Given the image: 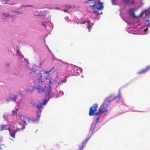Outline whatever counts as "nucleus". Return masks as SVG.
I'll list each match as a JSON object with an SVG mask.
<instances>
[{
    "mask_svg": "<svg viewBox=\"0 0 150 150\" xmlns=\"http://www.w3.org/2000/svg\"><path fill=\"white\" fill-rule=\"evenodd\" d=\"M150 13V11H149L148 10H144L140 13V16L142 17L143 16V14H145V16H146L149 15Z\"/></svg>",
    "mask_w": 150,
    "mask_h": 150,
    "instance_id": "obj_7",
    "label": "nucleus"
},
{
    "mask_svg": "<svg viewBox=\"0 0 150 150\" xmlns=\"http://www.w3.org/2000/svg\"><path fill=\"white\" fill-rule=\"evenodd\" d=\"M104 0H88L86 3L89 6L94 7L96 9L102 10L103 8V1Z\"/></svg>",
    "mask_w": 150,
    "mask_h": 150,
    "instance_id": "obj_3",
    "label": "nucleus"
},
{
    "mask_svg": "<svg viewBox=\"0 0 150 150\" xmlns=\"http://www.w3.org/2000/svg\"><path fill=\"white\" fill-rule=\"evenodd\" d=\"M98 105L97 103H95L92 106L90 107L89 112V115L90 116L93 115L97 116L105 112V114L107 112V109H106V108L107 106H109L110 104L107 103V99H105L104 102L101 105L102 109L99 110L98 112H97L96 111L98 108Z\"/></svg>",
    "mask_w": 150,
    "mask_h": 150,
    "instance_id": "obj_1",
    "label": "nucleus"
},
{
    "mask_svg": "<svg viewBox=\"0 0 150 150\" xmlns=\"http://www.w3.org/2000/svg\"><path fill=\"white\" fill-rule=\"evenodd\" d=\"M150 69V65L146 67L145 68L140 70L138 72L139 74L144 73Z\"/></svg>",
    "mask_w": 150,
    "mask_h": 150,
    "instance_id": "obj_5",
    "label": "nucleus"
},
{
    "mask_svg": "<svg viewBox=\"0 0 150 150\" xmlns=\"http://www.w3.org/2000/svg\"><path fill=\"white\" fill-rule=\"evenodd\" d=\"M19 93H20L21 94H22V92L21 93V91H20Z\"/></svg>",
    "mask_w": 150,
    "mask_h": 150,
    "instance_id": "obj_42",
    "label": "nucleus"
},
{
    "mask_svg": "<svg viewBox=\"0 0 150 150\" xmlns=\"http://www.w3.org/2000/svg\"><path fill=\"white\" fill-rule=\"evenodd\" d=\"M65 7L68 8H70L71 7V6L68 5H65Z\"/></svg>",
    "mask_w": 150,
    "mask_h": 150,
    "instance_id": "obj_25",
    "label": "nucleus"
},
{
    "mask_svg": "<svg viewBox=\"0 0 150 150\" xmlns=\"http://www.w3.org/2000/svg\"><path fill=\"white\" fill-rule=\"evenodd\" d=\"M147 22L148 23V24H146V25L148 27H150V23L149 22V19L146 20Z\"/></svg>",
    "mask_w": 150,
    "mask_h": 150,
    "instance_id": "obj_20",
    "label": "nucleus"
},
{
    "mask_svg": "<svg viewBox=\"0 0 150 150\" xmlns=\"http://www.w3.org/2000/svg\"><path fill=\"white\" fill-rule=\"evenodd\" d=\"M18 110V109H16L15 110H13L12 112V114L13 115H17V111Z\"/></svg>",
    "mask_w": 150,
    "mask_h": 150,
    "instance_id": "obj_19",
    "label": "nucleus"
},
{
    "mask_svg": "<svg viewBox=\"0 0 150 150\" xmlns=\"http://www.w3.org/2000/svg\"><path fill=\"white\" fill-rule=\"evenodd\" d=\"M28 121H29V122H30V121H32V120L30 119H29Z\"/></svg>",
    "mask_w": 150,
    "mask_h": 150,
    "instance_id": "obj_35",
    "label": "nucleus"
},
{
    "mask_svg": "<svg viewBox=\"0 0 150 150\" xmlns=\"http://www.w3.org/2000/svg\"><path fill=\"white\" fill-rule=\"evenodd\" d=\"M64 12H67V11H68V10H67V9H65V10H64Z\"/></svg>",
    "mask_w": 150,
    "mask_h": 150,
    "instance_id": "obj_32",
    "label": "nucleus"
},
{
    "mask_svg": "<svg viewBox=\"0 0 150 150\" xmlns=\"http://www.w3.org/2000/svg\"><path fill=\"white\" fill-rule=\"evenodd\" d=\"M45 99L43 100V103H42L43 105H45L46 104L47 102L50 100V98H48L47 99L46 97H45Z\"/></svg>",
    "mask_w": 150,
    "mask_h": 150,
    "instance_id": "obj_14",
    "label": "nucleus"
},
{
    "mask_svg": "<svg viewBox=\"0 0 150 150\" xmlns=\"http://www.w3.org/2000/svg\"><path fill=\"white\" fill-rule=\"evenodd\" d=\"M148 30V28H146V29H145L144 30V31L145 32H146V31Z\"/></svg>",
    "mask_w": 150,
    "mask_h": 150,
    "instance_id": "obj_37",
    "label": "nucleus"
},
{
    "mask_svg": "<svg viewBox=\"0 0 150 150\" xmlns=\"http://www.w3.org/2000/svg\"><path fill=\"white\" fill-rule=\"evenodd\" d=\"M52 91V88L50 85H48V88L46 89L45 91V97L50 98V94L51 92Z\"/></svg>",
    "mask_w": 150,
    "mask_h": 150,
    "instance_id": "obj_4",
    "label": "nucleus"
},
{
    "mask_svg": "<svg viewBox=\"0 0 150 150\" xmlns=\"http://www.w3.org/2000/svg\"><path fill=\"white\" fill-rule=\"evenodd\" d=\"M19 116L21 118L22 117H23V118L24 119V117L21 114H19Z\"/></svg>",
    "mask_w": 150,
    "mask_h": 150,
    "instance_id": "obj_29",
    "label": "nucleus"
},
{
    "mask_svg": "<svg viewBox=\"0 0 150 150\" xmlns=\"http://www.w3.org/2000/svg\"><path fill=\"white\" fill-rule=\"evenodd\" d=\"M31 70L32 71H35L36 70H35L34 68H32L31 69Z\"/></svg>",
    "mask_w": 150,
    "mask_h": 150,
    "instance_id": "obj_33",
    "label": "nucleus"
},
{
    "mask_svg": "<svg viewBox=\"0 0 150 150\" xmlns=\"http://www.w3.org/2000/svg\"><path fill=\"white\" fill-rule=\"evenodd\" d=\"M2 15L4 16L5 17L10 16V15L7 13H3L2 14Z\"/></svg>",
    "mask_w": 150,
    "mask_h": 150,
    "instance_id": "obj_18",
    "label": "nucleus"
},
{
    "mask_svg": "<svg viewBox=\"0 0 150 150\" xmlns=\"http://www.w3.org/2000/svg\"><path fill=\"white\" fill-rule=\"evenodd\" d=\"M36 104L35 103H33L32 104V105L34 107H35V106L36 105Z\"/></svg>",
    "mask_w": 150,
    "mask_h": 150,
    "instance_id": "obj_30",
    "label": "nucleus"
},
{
    "mask_svg": "<svg viewBox=\"0 0 150 150\" xmlns=\"http://www.w3.org/2000/svg\"><path fill=\"white\" fill-rule=\"evenodd\" d=\"M42 103H40L39 104L37 105L36 106V107L39 110H41V108H42Z\"/></svg>",
    "mask_w": 150,
    "mask_h": 150,
    "instance_id": "obj_13",
    "label": "nucleus"
},
{
    "mask_svg": "<svg viewBox=\"0 0 150 150\" xmlns=\"http://www.w3.org/2000/svg\"><path fill=\"white\" fill-rule=\"evenodd\" d=\"M3 116L4 117V118L6 120V117L4 115H3Z\"/></svg>",
    "mask_w": 150,
    "mask_h": 150,
    "instance_id": "obj_34",
    "label": "nucleus"
},
{
    "mask_svg": "<svg viewBox=\"0 0 150 150\" xmlns=\"http://www.w3.org/2000/svg\"><path fill=\"white\" fill-rule=\"evenodd\" d=\"M93 12L94 13H96V12L95 11H93Z\"/></svg>",
    "mask_w": 150,
    "mask_h": 150,
    "instance_id": "obj_46",
    "label": "nucleus"
},
{
    "mask_svg": "<svg viewBox=\"0 0 150 150\" xmlns=\"http://www.w3.org/2000/svg\"><path fill=\"white\" fill-rule=\"evenodd\" d=\"M67 81V80L66 78H65L63 80H61L60 81V82L58 83L59 84H60V83H65Z\"/></svg>",
    "mask_w": 150,
    "mask_h": 150,
    "instance_id": "obj_17",
    "label": "nucleus"
},
{
    "mask_svg": "<svg viewBox=\"0 0 150 150\" xmlns=\"http://www.w3.org/2000/svg\"><path fill=\"white\" fill-rule=\"evenodd\" d=\"M90 137H87L86 139L84 141L82 142V145L81 146H79V150H81L82 149L83 146L84 145V143H85L88 140L89 138H90Z\"/></svg>",
    "mask_w": 150,
    "mask_h": 150,
    "instance_id": "obj_8",
    "label": "nucleus"
},
{
    "mask_svg": "<svg viewBox=\"0 0 150 150\" xmlns=\"http://www.w3.org/2000/svg\"><path fill=\"white\" fill-rule=\"evenodd\" d=\"M33 6L31 5H27L26 6H24V7H30V6Z\"/></svg>",
    "mask_w": 150,
    "mask_h": 150,
    "instance_id": "obj_31",
    "label": "nucleus"
},
{
    "mask_svg": "<svg viewBox=\"0 0 150 150\" xmlns=\"http://www.w3.org/2000/svg\"><path fill=\"white\" fill-rule=\"evenodd\" d=\"M35 88L38 90L39 93H42L44 91V89H42L41 88V86L40 85L38 86L37 87H35Z\"/></svg>",
    "mask_w": 150,
    "mask_h": 150,
    "instance_id": "obj_11",
    "label": "nucleus"
},
{
    "mask_svg": "<svg viewBox=\"0 0 150 150\" xmlns=\"http://www.w3.org/2000/svg\"><path fill=\"white\" fill-rule=\"evenodd\" d=\"M54 68V67H53L49 71H47V73H49V72L51 71Z\"/></svg>",
    "mask_w": 150,
    "mask_h": 150,
    "instance_id": "obj_27",
    "label": "nucleus"
},
{
    "mask_svg": "<svg viewBox=\"0 0 150 150\" xmlns=\"http://www.w3.org/2000/svg\"><path fill=\"white\" fill-rule=\"evenodd\" d=\"M98 118H97V119L96 120V122H98Z\"/></svg>",
    "mask_w": 150,
    "mask_h": 150,
    "instance_id": "obj_40",
    "label": "nucleus"
},
{
    "mask_svg": "<svg viewBox=\"0 0 150 150\" xmlns=\"http://www.w3.org/2000/svg\"><path fill=\"white\" fill-rule=\"evenodd\" d=\"M42 25L44 26H45V25L44 23H42Z\"/></svg>",
    "mask_w": 150,
    "mask_h": 150,
    "instance_id": "obj_41",
    "label": "nucleus"
},
{
    "mask_svg": "<svg viewBox=\"0 0 150 150\" xmlns=\"http://www.w3.org/2000/svg\"><path fill=\"white\" fill-rule=\"evenodd\" d=\"M37 76L38 77V80L39 82L40 83L43 82L41 80L42 77V74L40 73H38Z\"/></svg>",
    "mask_w": 150,
    "mask_h": 150,
    "instance_id": "obj_9",
    "label": "nucleus"
},
{
    "mask_svg": "<svg viewBox=\"0 0 150 150\" xmlns=\"http://www.w3.org/2000/svg\"><path fill=\"white\" fill-rule=\"evenodd\" d=\"M90 21H87V23H88L89 24H90Z\"/></svg>",
    "mask_w": 150,
    "mask_h": 150,
    "instance_id": "obj_39",
    "label": "nucleus"
},
{
    "mask_svg": "<svg viewBox=\"0 0 150 150\" xmlns=\"http://www.w3.org/2000/svg\"><path fill=\"white\" fill-rule=\"evenodd\" d=\"M95 127H94V128H93V129L92 131V132H93V129H94V128H95Z\"/></svg>",
    "mask_w": 150,
    "mask_h": 150,
    "instance_id": "obj_43",
    "label": "nucleus"
},
{
    "mask_svg": "<svg viewBox=\"0 0 150 150\" xmlns=\"http://www.w3.org/2000/svg\"><path fill=\"white\" fill-rule=\"evenodd\" d=\"M128 12L129 13H130L131 15L134 18H136L137 16H135V12L132 8H130L128 10Z\"/></svg>",
    "mask_w": 150,
    "mask_h": 150,
    "instance_id": "obj_10",
    "label": "nucleus"
},
{
    "mask_svg": "<svg viewBox=\"0 0 150 150\" xmlns=\"http://www.w3.org/2000/svg\"><path fill=\"white\" fill-rule=\"evenodd\" d=\"M60 60L61 62H62L63 63V62H62L61 60Z\"/></svg>",
    "mask_w": 150,
    "mask_h": 150,
    "instance_id": "obj_45",
    "label": "nucleus"
},
{
    "mask_svg": "<svg viewBox=\"0 0 150 150\" xmlns=\"http://www.w3.org/2000/svg\"><path fill=\"white\" fill-rule=\"evenodd\" d=\"M134 1H132L131 3V5H132V4H134Z\"/></svg>",
    "mask_w": 150,
    "mask_h": 150,
    "instance_id": "obj_36",
    "label": "nucleus"
},
{
    "mask_svg": "<svg viewBox=\"0 0 150 150\" xmlns=\"http://www.w3.org/2000/svg\"><path fill=\"white\" fill-rule=\"evenodd\" d=\"M16 53L17 54H18L19 55H21V52L19 51L18 50H17L16 51Z\"/></svg>",
    "mask_w": 150,
    "mask_h": 150,
    "instance_id": "obj_26",
    "label": "nucleus"
},
{
    "mask_svg": "<svg viewBox=\"0 0 150 150\" xmlns=\"http://www.w3.org/2000/svg\"><path fill=\"white\" fill-rule=\"evenodd\" d=\"M33 90L31 89H28L27 91V92L29 93H32L33 92Z\"/></svg>",
    "mask_w": 150,
    "mask_h": 150,
    "instance_id": "obj_24",
    "label": "nucleus"
},
{
    "mask_svg": "<svg viewBox=\"0 0 150 150\" xmlns=\"http://www.w3.org/2000/svg\"><path fill=\"white\" fill-rule=\"evenodd\" d=\"M121 97V95H120V94L119 93L118 95L117 96H115L114 98H112V99H109V100H108V98H106V99H107V103H108V104H109V103H110V102H111V101H112V100H114L115 99H116L117 98H118V100H119L120 98Z\"/></svg>",
    "mask_w": 150,
    "mask_h": 150,
    "instance_id": "obj_6",
    "label": "nucleus"
},
{
    "mask_svg": "<svg viewBox=\"0 0 150 150\" xmlns=\"http://www.w3.org/2000/svg\"><path fill=\"white\" fill-rule=\"evenodd\" d=\"M17 98V96H14L13 97H9V99L10 100L11 99H13L14 101H16V99Z\"/></svg>",
    "mask_w": 150,
    "mask_h": 150,
    "instance_id": "obj_15",
    "label": "nucleus"
},
{
    "mask_svg": "<svg viewBox=\"0 0 150 150\" xmlns=\"http://www.w3.org/2000/svg\"><path fill=\"white\" fill-rule=\"evenodd\" d=\"M52 80H53L52 79H50V81H49V82L48 83L49 84V85H50V84L53 83V82L52 81Z\"/></svg>",
    "mask_w": 150,
    "mask_h": 150,
    "instance_id": "obj_21",
    "label": "nucleus"
},
{
    "mask_svg": "<svg viewBox=\"0 0 150 150\" xmlns=\"http://www.w3.org/2000/svg\"><path fill=\"white\" fill-rule=\"evenodd\" d=\"M87 22V21L86 20H83L81 22H79L77 23V24L78 25L79 23H80V24H84L86 23Z\"/></svg>",
    "mask_w": 150,
    "mask_h": 150,
    "instance_id": "obj_16",
    "label": "nucleus"
},
{
    "mask_svg": "<svg viewBox=\"0 0 150 150\" xmlns=\"http://www.w3.org/2000/svg\"><path fill=\"white\" fill-rule=\"evenodd\" d=\"M5 3L6 4H8V2H5Z\"/></svg>",
    "mask_w": 150,
    "mask_h": 150,
    "instance_id": "obj_44",
    "label": "nucleus"
},
{
    "mask_svg": "<svg viewBox=\"0 0 150 150\" xmlns=\"http://www.w3.org/2000/svg\"><path fill=\"white\" fill-rule=\"evenodd\" d=\"M59 97V96L58 95H56V96L55 98H57Z\"/></svg>",
    "mask_w": 150,
    "mask_h": 150,
    "instance_id": "obj_38",
    "label": "nucleus"
},
{
    "mask_svg": "<svg viewBox=\"0 0 150 150\" xmlns=\"http://www.w3.org/2000/svg\"><path fill=\"white\" fill-rule=\"evenodd\" d=\"M13 4V3H11V4Z\"/></svg>",
    "mask_w": 150,
    "mask_h": 150,
    "instance_id": "obj_47",
    "label": "nucleus"
},
{
    "mask_svg": "<svg viewBox=\"0 0 150 150\" xmlns=\"http://www.w3.org/2000/svg\"><path fill=\"white\" fill-rule=\"evenodd\" d=\"M130 0H123V1L125 3L127 4L129 2Z\"/></svg>",
    "mask_w": 150,
    "mask_h": 150,
    "instance_id": "obj_22",
    "label": "nucleus"
},
{
    "mask_svg": "<svg viewBox=\"0 0 150 150\" xmlns=\"http://www.w3.org/2000/svg\"><path fill=\"white\" fill-rule=\"evenodd\" d=\"M41 110H39L38 111H37V120H39L41 115Z\"/></svg>",
    "mask_w": 150,
    "mask_h": 150,
    "instance_id": "obj_12",
    "label": "nucleus"
},
{
    "mask_svg": "<svg viewBox=\"0 0 150 150\" xmlns=\"http://www.w3.org/2000/svg\"><path fill=\"white\" fill-rule=\"evenodd\" d=\"M87 28L88 29V31L89 32H90V30L91 28V25L90 24H89L88 26H87Z\"/></svg>",
    "mask_w": 150,
    "mask_h": 150,
    "instance_id": "obj_23",
    "label": "nucleus"
},
{
    "mask_svg": "<svg viewBox=\"0 0 150 150\" xmlns=\"http://www.w3.org/2000/svg\"><path fill=\"white\" fill-rule=\"evenodd\" d=\"M112 4H115L116 3V1L113 0L112 1Z\"/></svg>",
    "mask_w": 150,
    "mask_h": 150,
    "instance_id": "obj_28",
    "label": "nucleus"
},
{
    "mask_svg": "<svg viewBox=\"0 0 150 150\" xmlns=\"http://www.w3.org/2000/svg\"><path fill=\"white\" fill-rule=\"evenodd\" d=\"M15 125V126L14 127V128L11 129L10 128V126L9 125H1L0 127L1 130H8L11 137L15 139V134L17 131H19L21 129H23L25 128V126L21 128L19 126H21V125L18 122H16Z\"/></svg>",
    "mask_w": 150,
    "mask_h": 150,
    "instance_id": "obj_2",
    "label": "nucleus"
}]
</instances>
